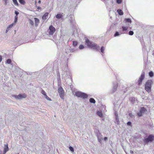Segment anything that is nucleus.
Wrapping results in <instances>:
<instances>
[{
	"mask_svg": "<svg viewBox=\"0 0 154 154\" xmlns=\"http://www.w3.org/2000/svg\"><path fill=\"white\" fill-rule=\"evenodd\" d=\"M85 42L87 46L91 48L96 50H98L99 49L100 47L98 45L93 42H90L87 38L85 39Z\"/></svg>",
	"mask_w": 154,
	"mask_h": 154,
	"instance_id": "obj_1",
	"label": "nucleus"
},
{
	"mask_svg": "<svg viewBox=\"0 0 154 154\" xmlns=\"http://www.w3.org/2000/svg\"><path fill=\"white\" fill-rule=\"evenodd\" d=\"M152 83L151 80H148L145 83V89L146 91L148 93L151 91Z\"/></svg>",
	"mask_w": 154,
	"mask_h": 154,
	"instance_id": "obj_2",
	"label": "nucleus"
},
{
	"mask_svg": "<svg viewBox=\"0 0 154 154\" xmlns=\"http://www.w3.org/2000/svg\"><path fill=\"white\" fill-rule=\"evenodd\" d=\"M154 140V136L152 134L149 135L148 137L144 139L143 141L145 144H146L149 142H151Z\"/></svg>",
	"mask_w": 154,
	"mask_h": 154,
	"instance_id": "obj_3",
	"label": "nucleus"
},
{
	"mask_svg": "<svg viewBox=\"0 0 154 154\" xmlns=\"http://www.w3.org/2000/svg\"><path fill=\"white\" fill-rule=\"evenodd\" d=\"M75 95L78 97H81L83 99L87 98L88 97V96L86 94L80 91L75 92Z\"/></svg>",
	"mask_w": 154,
	"mask_h": 154,
	"instance_id": "obj_4",
	"label": "nucleus"
},
{
	"mask_svg": "<svg viewBox=\"0 0 154 154\" xmlns=\"http://www.w3.org/2000/svg\"><path fill=\"white\" fill-rule=\"evenodd\" d=\"M12 97H15L16 99H21L22 98H25L26 97V94H20L18 95H13Z\"/></svg>",
	"mask_w": 154,
	"mask_h": 154,
	"instance_id": "obj_5",
	"label": "nucleus"
},
{
	"mask_svg": "<svg viewBox=\"0 0 154 154\" xmlns=\"http://www.w3.org/2000/svg\"><path fill=\"white\" fill-rule=\"evenodd\" d=\"M58 92L59 94V95L60 97L62 98L63 99L64 97V92L62 87H60L58 88Z\"/></svg>",
	"mask_w": 154,
	"mask_h": 154,
	"instance_id": "obj_6",
	"label": "nucleus"
},
{
	"mask_svg": "<svg viewBox=\"0 0 154 154\" xmlns=\"http://www.w3.org/2000/svg\"><path fill=\"white\" fill-rule=\"evenodd\" d=\"M145 77V73L144 72H143L138 80V85H140L142 83V82L143 80L144 79Z\"/></svg>",
	"mask_w": 154,
	"mask_h": 154,
	"instance_id": "obj_7",
	"label": "nucleus"
},
{
	"mask_svg": "<svg viewBox=\"0 0 154 154\" xmlns=\"http://www.w3.org/2000/svg\"><path fill=\"white\" fill-rule=\"evenodd\" d=\"M49 34L50 35H53L55 31V28L52 25L50 26L49 27Z\"/></svg>",
	"mask_w": 154,
	"mask_h": 154,
	"instance_id": "obj_8",
	"label": "nucleus"
},
{
	"mask_svg": "<svg viewBox=\"0 0 154 154\" xmlns=\"http://www.w3.org/2000/svg\"><path fill=\"white\" fill-rule=\"evenodd\" d=\"M8 144H5V148L4 149V154H5L6 152L8 150Z\"/></svg>",
	"mask_w": 154,
	"mask_h": 154,
	"instance_id": "obj_9",
	"label": "nucleus"
},
{
	"mask_svg": "<svg viewBox=\"0 0 154 154\" xmlns=\"http://www.w3.org/2000/svg\"><path fill=\"white\" fill-rule=\"evenodd\" d=\"M48 13H45V14L42 16V18L43 20H45L48 18Z\"/></svg>",
	"mask_w": 154,
	"mask_h": 154,
	"instance_id": "obj_10",
	"label": "nucleus"
},
{
	"mask_svg": "<svg viewBox=\"0 0 154 154\" xmlns=\"http://www.w3.org/2000/svg\"><path fill=\"white\" fill-rule=\"evenodd\" d=\"M146 111V109L145 108L143 107L140 108V111L141 113H144Z\"/></svg>",
	"mask_w": 154,
	"mask_h": 154,
	"instance_id": "obj_11",
	"label": "nucleus"
},
{
	"mask_svg": "<svg viewBox=\"0 0 154 154\" xmlns=\"http://www.w3.org/2000/svg\"><path fill=\"white\" fill-rule=\"evenodd\" d=\"M119 14L120 15H122L123 14V13L122 11L120 9H118L117 10Z\"/></svg>",
	"mask_w": 154,
	"mask_h": 154,
	"instance_id": "obj_12",
	"label": "nucleus"
},
{
	"mask_svg": "<svg viewBox=\"0 0 154 154\" xmlns=\"http://www.w3.org/2000/svg\"><path fill=\"white\" fill-rule=\"evenodd\" d=\"M97 114L100 117H102L103 116L102 113L101 111H97Z\"/></svg>",
	"mask_w": 154,
	"mask_h": 154,
	"instance_id": "obj_13",
	"label": "nucleus"
},
{
	"mask_svg": "<svg viewBox=\"0 0 154 154\" xmlns=\"http://www.w3.org/2000/svg\"><path fill=\"white\" fill-rule=\"evenodd\" d=\"M63 17V15L61 14H58L56 16L57 18L60 19L61 18Z\"/></svg>",
	"mask_w": 154,
	"mask_h": 154,
	"instance_id": "obj_14",
	"label": "nucleus"
},
{
	"mask_svg": "<svg viewBox=\"0 0 154 154\" xmlns=\"http://www.w3.org/2000/svg\"><path fill=\"white\" fill-rule=\"evenodd\" d=\"M34 20H35V24L36 25H37V24H38L39 23V20L36 18H34Z\"/></svg>",
	"mask_w": 154,
	"mask_h": 154,
	"instance_id": "obj_15",
	"label": "nucleus"
},
{
	"mask_svg": "<svg viewBox=\"0 0 154 154\" xmlns=\"http://www.w3.org/2000/svg\"><path fill=\"white\" fill-rule=\"evenodd\" d=\"M90 102L91 103H95V100L93 98H91L89 100Z\"/></svg>",
	"mask_w": 154,
	"mask_h": 154,
	"instance_id": "obj_16",
	"label": "nucleus"
},
{
	"mask_svg": "<svg viewBox=\"0 0 154 154\" xmlns=\"http://www.w3.org/2000/svg\"><path fill=\"white\" fill-rule=\"evenodd\" d=\"M125 22L129 23H131V20L129 18L126 19H125Z\"/></svg>",
	"mask_w": 154,
	"mask_h": 154,
	"instance_id": "obj_17",
	"label": "nucleus"
},
{
	"mask_svg": "<svg viewBox=\"0 0 154 154\" xmlns=\"http://www.w3.org/2000/svg\"><path fill=\"white\" fill-rule=\"evenodd\" d=\"M19 2L21 4L24 5L26 2L24 0H19Z\"/></svg>",
	"mask_w": 154,
	"mask_h": 154,
	"instance_id": "obj_18",
	"label": "nucleus"
},
{
	"mask_svg": "<svg viewBox=\"0 0 154 154\" xmlns=\"http://www.w3.org/2000/svg\"><path fill=\"white\" fill-rule=\"evenodd\" d=\"M15 23L14 22L12 24H10L7 28V29H9L10 28L12 27L15 24Z\"/></svg>",
	"mask_w": 154,
	"mask_h": 154,
	"instance_id": "obj_19",
	"label": "nucleus"
},
{
	"mask_svg": "<svg viewBox=\"0 0 154 154\" xmlns=\"http://www.w3.org/2000/svg\"><path fill=\"white\" fill-rule=\"evenodd\" d=\"M78 45V42L77 41H74L73 42V45L74 47Z\"/></svg>",
	"mask_w": 154,
	"mask_h": 154,
	"instance_id": "obj_20",
	"label": "nucleus"
},
{
	"mask_svg": "<svg viewBox=\"0 0 154 154\" xmlns=\"http://www.w3.org/2000/svg\"><path fill=\"white\" fill-rule=\"evenodd\" d=\"M122 30L123 31H126V30H127L128 29V26L125 27L124 26H122Z\"/></svg>",
	"mask_w": 154,
	"mask_h": 154,
	"instance_id": "obj_21",
	"label": "nucleus"
},
{
	"mask_svg": "<svg viewBox=\"0 0 154 154\" xmlns=\"http://www.w3.org/2000/svg\"><path fill=\"white\" fill-rule=\"evenodd\" d=\"M13 1L14 4L15 5L17 6L18 5V4L17 0H13Z\"/></svg>",
	"mask_w": 154,
	"mask_h": 154,
	"instance_id": "obj_22",
	"label": "nucleus"
},
{
	"mask_svg": "<svg viewBox=\"0 0 154 154\" xmlns=\"http://www.w3.org/2000/svg\"><path fill=\"white\" fill-rule=\"evenodd\" d=\"M18 19V16L17 15H16L15 17V20L14 21V23H16L17 22Z\"/></svg>",
	"mask_w": 154,
	"mask_h": 154,
	"instance_id": "obj_23",
	"label": "nucleus"
},
{
	"mask_svg": "<svg viewBox=\"0 0 154 154\" xmlns=\"http://www.w3.org/2000/svg\"><path fill=\"white\" fill-rule=\"evenodd\" d=\"M149 75L150 77H152L153 75V73L152 72L150 71L149 72Z\"/></svg>",
	"mask_w": 154,
	"mask_h": 154,
	"instance_id": "obj_24",
	"label": "nucleus"
},
{
	"mask_svg": "<svg viewBox=\"0 0 154 154\" xmlns=\"http://www.w3.org/2000/svg\"><path fill=\"white\" fill-rule=\"evenodd\" d=\"M100 50H101V52L102 53H103L104 51V47L103 46L101 48Z\"/></svg>",
	"mask_w": 154,
	"mask_h": 154,
	"instance_id": "obj_25",
	"label": "nucleus"
},
{
	"mask_svg": "<svg viewBox=\"0 0 154 154\" xmlns=\"http://www.w3.org/2000/svg\"><path fill=\"white\" fill-rule=\"evenodd\" d=\"M11 60L10 59H9L7 60V63H8V64L11 63Z\"/></svg>",
	"mask_w": 154,
	"mask_h": 154,
	"instance_id": "obj_26",
	"label": "nucleus"
},
{
	"mask_svg": "<svg viewBox=\"0 0 154 154\" xmlns=\"http://www.w3.org/2000/svg\"><path fill=\"white\" fill-rule=\"evenodd\" d=\"M84 48V46L82 45H80V46L79 47V48L80 49H83Z\"/></svg>",
	"mask_w": 154,
	"mask_h": 154,
	"instance_id": "obj_27",
	"label": "nucleus"
},
{
	"mask_svg": "<svg viewBox=\"0 0 154 154\" xmlns=\"http://www.w3.org/2000/svg\"><path fill=\"white\" fill-rule=\"evenodd\" d=\"M42 93L45 96L47 95L45 91L43 90H42Z\"/></svg>",
	"mask_w": 154,
	"mask_h": 154,
	"instance_id": "obj_28",
	"label": "nucleus"
},
{
	"mask_svg": "<svg viewBox=\"0 0 154 154\" xmlns=\"http://www.w3.org/2000/svg\"><path fill=\"white\" fill-rule=\"evenodd\" d=\"M45 98L48 100H51V99L49 98L47 96V95H46L45 96Z\"/></svg>",
	"mask_w": 154,
	"mask_h": 154,
	"instance_id": "obj_29",
	"label": "nucleus"
},
{
	"mask_svg": "<svg viewBox=\"0 0 154 154\" xmlns=\"http://www.w3.org/2000/svg\"><path fill=\"white\" fill-rule=\"evenodd\" d=\"M129 34L130 35H132L134 34V32L133 31H130L129 32Z\"/></svg>",
	"mask_w": 154,
	"mask_h": 154,
	"instance_id": "obj_30",
	"label": "nucleus"
},
{
	"mask_svg": "<svg viewBox=\"0 0 154 154\" xmlns=\"http://www.w3.org/2000/svg\"><path fill=\"white\" fill-rule=\"evenodd\" d=\"M69 149L72 152H74V149L71 146H69Z\"/></svg>",
	"mask_w": 154,
	"mask_h": 154,
	"instance_id": "obj_31",
	"label": "nucleus"
},
{
	"mask_svg": "<svg viewBox=\"0 0 154 154\" xmlns=\"http://www.w3.org/2000/svg\"><path fill=\"white\" fill-rule=\"evenodd\" d=\"M142 113H141L140 111V112L137 113V115L139 116H142Z\"/></svg>",
	"mask_w": 154,
	"mask_h": 154,
	"instance_id": "obj_32",
	"label": "nucleus"
},
{
	"mask_svg": "<svg viewBox=\"0 0 154 154\" xmlns=\"http://www.w3.org/2000/svg\"><path fill=\"white\" fill-rule=\"evenodd\" d=\"M117 3L118 4H120L122 2V0H116Z\"/></svg>",
	"mask_w": 154,
	"mask_h": 154,
	"instance_id": "obj_33",
	"label": "nucleus"
},
{
	"mask_svg": "<svg viewBox=\"0 0 154 154\" xmlns=\"http://www.w3.org/2000/svg\"><path fill=\"white\" fill-rule=\"evenodd\" d=\"M119 35V34L118 32H116L114 35L115 37L118 36Z\"/></svg>",
	"mask_w": 154,
	"mask_h": 154,
	"instance_id": "obj_34",
	"label": "nucleus"
},
{
	"mask_svg": "<svg viewBox=\"0 0 154 154\" xmlns=\"http://www.w3.org/2000/svg\"><path fill=\"white\" fill-rule=\"evenodd\" d=\"M129 116L131 117H132L134 116V115L131 113H130L129 114Z\"/></svg>",
	"mask_w": 154,
	"mask_h": 154,
	"instance_id": "obj_35",
	"label": "nucleus"
},
{
	"mask_svg": "<svg viewBox=\"0 0 154 154\" xmlns=\"http://www.w3.org/2000/svg\"><path fill=\"white\" fill-rule=\"evenodd\" d=\"M15 13L16 15H17H17L19 14V12L17 11H15Z\"/></svg>",
	"mask_w": 154,
	"mask_h": 154,
	"instance_id": "obj_36",
	"label": "nucleus"
},
{
	"mask_svg": "<svg viewBox=\"0 0 154 154\" xmlns=\"http://www.w3.org/2000/svg\"><path fill=\"white\" fill-rule=\"evenodd\" d=\"M127 124L128 125H131V122H127Z\"/></svg>",
	"mask_w": 154,
	"mask_h": 154,
	"instance_id": "obj_37",
	"label": "nucleus"
},
{
	"mask_svg": "<svg viewBox=\"0 0 154 154\" xmlns=\"http://www.w3.org/2000/svg\"><path fill=\"white\" fill-rule=\"evenodd\" d=\"M98 139L99 140V141L100 142H101V141L102 139V137H101V138H99V137H98Z\"/></svg>",
	"mask_w": 154,
	"mask_h": 154,
	"instance_id": "obj_38",
	"label": "nucleus"
},
{
	"mask_svg": "<svg viewBox=\"0 0 154 154\" xmlns=\"http://www.w3.org/2000/svg\"><path fill=\"white\" fill-rule=\"evenodd\" d=\"M103 139L105 141H106L107 140V138L106 137H105Z\"/></svg>",
	"mask_w": 154,
	"mask_h": 154,
	"instance_id": "obj_39",
	"label": "nucleus"
},
{
	"mask_svg": "<svg viewBox=\"0 0 154 154\" xmlns=\"http://www.w3.org/2000/svg\"><path fill=\"white\" fill-rule=\"evenodd\" d=\"M2 56L0 55V63L2 61Z\"/></svg>",
	"mask_w": 154,
	"mask_h": 154,
	"instance_id": "obj_40",
	"label": "nucleus"
},
{
	"mask_svg": "<svg viewBox=\"0 0 154 154\" xmlns=\"http://www.w3.org/2000/svg\"><path fill=\"white\" fill-rule=\"evenodd\" d=\"M37 8L38 10H40L41 9V8L39 6H38L37 7Z\"/></svg>",
	"mask_w": 154,
	"mask_h": 154,
	"instance_id": "obj_41",
	"label": "nucleus"
},
{
	"mask_svg": "<svg viewBox=\"0 0 154 154\" xmlns=\"http://www.w3.org/2000/svg\"><path fill=\"white\" fill-rule=\"evenodd\" d=\"M30 23L31 24H32V25L33 24V22L32 21L30 20Z\"/></svg>",
	"mask_w": 154,
	"mask_h": 154,
	"instance_id": "obj_42",
	"label": "nucleus"
},
{
	"mask_svg": "<svg viewBox=\"0 0 154 154\" xmlns=\"http://www.w3.org/2000/svg\"><path fill=\"white\" fill-rule=\"evenodd\" d=\"M3 0L5 2V4H6L7 3V1L8 0Z\"/></svg>",
	"mask_w": 154,
	"mask_h": 154,
	"instance_id": "obj_43",
	"label": "nucleus"
},
{
	"mask_svg": "<svg viewBox=\"0 0 154 154\" xmlns=\"http://www.w3.org/2000/svg\"><path fill=\"white\" fill-rule=\"evenodd\" d=\"M130 153H132V154H133L134 152L133 151L131 150L130 151Z\"/></svg>",
	"mask_w": 154,
	"mask_h": 154,
	"instance_id": "obj_44",
	"label": "nucleus"
},
{
	"mask_svg": "<svg viewBox=\"0 0 154 154\" xmlns=\"http://www.w3.org/2000/svg\"><path fill=\"white\" fill-rule=\"evenodd\" d=\"M38 3H39V4H40L41 3V1L40 0H39L38 2Z\"/></svg>",
	"mask_w": 154,
	"mask_h": 154,
	"instance_id": "obj_45",
	"label": "nucleus"
},
{
	"mask_svg": "<svg viewBox=\"0 0 154 154\" xmlns=\"http://www.w3.org/2000/svg\"><path fill=\"white\" fill-rule=\"evenodd\" d=\"M9 30V29H7L6 30V32H8V30Z\"/></svg>",
	"mask_w": 154,
	"mask_h": 154,
	"instance_id": "obj_46",
	"label": "nucleus"
}]
</instances>
